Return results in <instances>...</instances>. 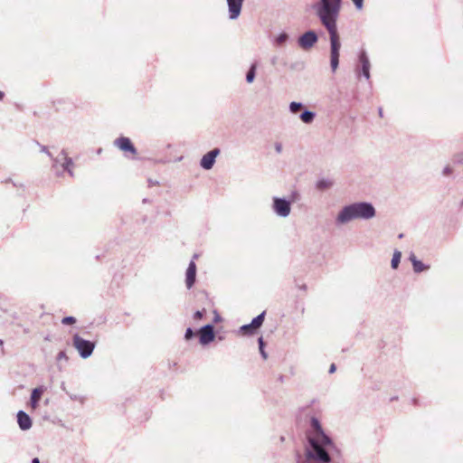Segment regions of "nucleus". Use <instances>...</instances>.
Returning <instances> with one entry per match:
<instances>
[{
	"label": "nucleus",
	"mask_w": 463,
	"mask_h": 463,
	"mask_svg": "<svg viewBox=\"0 0 463 463\" xmlns=\"http://www.w3.org/2000/svg\"><path fill=\"white\" fill-rule=\"evenodd\" d=\"M335 370H336V366H335V364H332L330 365V367H329L328 373H335Z\"/></svg>",
	"instance_id": "obj_35"
},
{
	"label": "nucleus",
	"mask_w": 463,
	"mask_h": 463,
	"mask_svg": "<svg viewBox=\"0 0 463 463\" xmlns=\"http://www.w3.org/2000/svg\"><path fill=\"white\" fill-rule=\"evenodd\" d=\"M402 258V252L398 250H395L391 260V267L393 269H396L399 267L400 261Z\"/></svg>",
	"instance_id": "obj_22"
},
{
	"label": "nucleus",
	"mask_w": 463,
	"mask_h": 463,
	"mask_svg": "<svg viewBox=\"0 0 463 463\" xmlns=\"http://www.w3.org/2000/svg\"><path fill=\"white\" fill-rule=\"evenodd\" d=\"M17 423L22 430L31 429L33 424L31 417L24 411L17 412Z\"/></svg>",
	"instance_id": "obj_14"
},
{
	"label": "nucleus",
	"mask_w": 463,
	"mask_h": 463,
	"mask_svg": "<svg viewBox=\"0 0 463 463\" xmlns=\"http://www.w3.org/2000/svg\"><path fill=\"white\" fill-rule=\"evenodd\" d=\"M402 237H403V234H402V233L399 234V238H400V239H401V238H402Z\"/></svg>",
	"instance_id": "obj_42"
},
{
	"label": "nucleus",
	"mask_w": 463,
	"mask_h": 463,
	"mask_svg": "<svg viewBox=\"0 0 463 463\" xmlns=\"http://www.w3.org/2000/svg\"><path fill=\"white\" fill-rule=\"evenodd\" d=\"M315 118H316V113L311 110H308V109H304L302 111V113L299 115V118L301 119V121L306 124L312 123L314 121Z\"/></svg>",
	"instance_id": "obj_17"
},
{
	"label": "nucleus",
	"mask_w": 463,
	"mask_h": 463,
	"mask_svg": "<svg viewBox=\"0 0 463 463\" xmlns=\"http://www.w3.org/2000/svg\"><path fill=\"white\" fill-rule=\"evenodd\" d=\"M258 344H259V349H260V355L262 356L263 359H267L268 358V354H267V353L265 352V349H264V345H264V340H263L262 336L259 337Z\"/></svg>",
	"instance_id": "obj_25"
},
{
	"label": "nucleus",
	"mask_w": 463,
	"mask_h": 463,
	"mask_svg": "<svg viewBox=\"0 0 463 463\" xmlns=\"http://www.w3.org/2000/svg\"><path fill=\"white\" fill-rule=\"evenodd\" d=\"M265 315H266V312L263 311L260 315L255 317L251 320L252 326H256L257 329L260 328L262 326L263 322H264Z\"/></svg>",
	"instance_id": "obj_23"
},
{
	"label": "nucleus",
	"mask_w": 463,
	"mask_h": 463,
	"mask_svg": "<svg viewBox=\"0 0 463 463\" xmlns=\"http://www.w3.org/2000/svg\"><path fill=\"white\" fill-rule=\"evenodd\" d=\"M256 330V326H253L251 322L240 327V332L245 335H251Z\"/></svg>",
	"instance_id": "obj_21"
},
{
	"label": "nucleus",
	"mask_w": 463,
	"mask_h": 463,
	"mask_svg": "<svg viewBox=\"0 0 463 463\" xmlns=\"http://www.w3.org/2000/svg\"><path fill=\"white\" fill-rule=\"evenodd\" d=\"M256 70H257V63L254 62L250 65L249 71H247V74H246V81L248 83H252L254 79H255V76H256Z\"/></svg>",
	"instance_id": "obj_20"
},
{
	"label": "nucleus",
	"mask_w": 463,
	"mask_h": 463,
	"mask_svg": "<svg viewBox=\"0 0 463 463\" xmlns=\"http://www.w3.org/2000/svg\"><path fill=\"white\" fill-rule=\"evenodd\" d=\"M304 107L303 103L301 102H297V101H292L290 102L289 104V111L291 113H297L300 109H302Z\"/></svg>",
	"instance_id": "obj_24"
},
{
	"label": "nucleus",
	"mask_w": 463,
	"mask_h": 463,
	"mask_svg": "<svg viewBox=\"0 0 463 463\" xmlns=\"http://www.w3.org/2000/svg\"><path fill=\"white\" fill-rule=\"evenodd\" d=\"M196 279V264L194 260H192L187 267L185 273V285L188 289H190Z\"/></svg>",
	"instance_id": "obj_13"
},
{
	"label": "nucleus",
	"mask_w": 463,
	"mask_h": 463,
	"mask_svg": "<svg viewBox=\"0 0 463 463\" xmlns=\"http://www.w3.org/2000/svg\"><path fill=\"white\" fill-rule=\"evenodd\" d=\"M334 183L332 180L330 179H326V178H322V179H319L317 184H316V187L318 189V190H326V189H328L330 188L331 186H333Z\"/></svg>",
	"instance_id": "obj_19"
},
{
	"label": "nucleus",
	"mask_w": 463,
	"mask_h": 463,
	"mask_svg": "<svg viewBox=\"0 0 463 463\" xmlns=\"http://www.w3.org/2000/svg\"><path fill=\"white\" fill-rule=\"evenodd\" d=\"M376 216V209L367 201H357L344 205L335 216L336 226L345 225L354 220L368 221Z\"/></svg>",
	"instance_id": "obj_3"
},
{
	"label": "nucleus",
	"mask_w": 463,
	"mask_h": 463,
	"mask_svg": "<svg viewBox=\"0 0 463 463\" xmlns=\"http://www.w3.org/2000/svg\"><path fill=\"white\" fill-rule=\"evenodd\" d=\"M289 39V35L283 32L273 39V43L277 47L283 46Z\"/></svg>",
	"instance_id": "obj_18"
},
{
	"label": "nucleus",
	"mask_w": 463,
	"mask_h": 463,
	"mask_svg": "<svg viewBox=\"0 0 463 463\" xmlns=\"http://www.w3.org/2000/svg\"><path fill=\"white\" fill-rule=\"evenodd\" d=\"M195 335V332L191 328V327H188L186 330H185V333H184V338L185 340H191L192 338H194Z\"/></svg>",
	"instance_id": "obj_26"
},
{
	"label": "nucleus",
	"mask_w": 463,
	"mask_h": 463,
	"mask_svg": "<svg viewBox=\"0 0 463 463\" xmlns=\"http://www.w3.org/2000/svg\"><path fill=\"white\" fill-rule=\"evenodd\" d=\"M378 114H379V116H380L381 118H383V109H382L381 107L378 109Z\"/></svg>",
	"instance_id": "obj_36"
},
{
	"label": "nucleus",
	"mask_w": 463,
	"mask_h": 463,
	"mask_svg": "<svg viewBox=\"0 0 463 463\" xmlns=\"http://www.w3.org/2000/svg\"><path fill=\"white\" fill-rule=\"evenodd\" d=\"M44 391H45V387L43 385L36 387L32 391L30 402H31V406L33 408H36L38 406V402H39L43 393L44 392Z\"/></svg>",
	"instance_id": "obj_16"
},
{
	"label": "nucleus",
	"mask_w": 463,
	"mask_h": 463,
	"mask_svg": "<svg viewBox=\"0 0 463 463\" xmlns=\"http://www.w3.org/2000/svg\"><path fill=\"white\" fill-rule=\"evenodd\" d=\"M279 381L282 383V382L284 381V376H283V375H280V376L279 377Z\"/></svg>",
	"instance_id": "obj_40"
},
{
	"label": "nucleus",
	"mask_w": 463,
	"mask_h": 463,
	"mask_svg": "<svg viewBox=\"0 0 463 463\" xmlns=\"http://www.w3.org/2000/svg\"><path fill=\"white\" fill-rule=\"evenodd\" d=\"M70 398H71L72 401H79V402H83V401H84V398H83V397L79 396V395H76V394H75V395L71 394V395H70Z\"/></svg>",
	"instance_id": "obj_34"
},
{
	"label": "nucleus",
	"mask_w": 463,
	"mask_h": 463,
	"mask_svg": "<svg viewBox=\"0 0 463 463\" xmlns=\"http://www.w3.org/2000/svg\"><path fill=\"white\" fill-rule=\"evenodd\" d=\"M317 40V33L313 30H308L298 37V43L302 49L308 50L314 46Z\"/></svg>",
	"instance_id": "obj_8"
},
{
	"label": "nucleus",
	"mask_w": 463,
	"mask_h": 463,
	"mask_svg": "<svg viewBox=\"0 0 463 463\" xmlns=\"http://www.w3.org/2000/svg\"><path fill=\"white\" fill-rule=\"evenodd\" d=\"M4 343H3V340H0V345H2Z\"/></svg>",
	"instance_id": "obj_44"
},
{
	"label": "nucleus",
	"mask_w": 463,
	"mask_h": 463,
	"mask_svg": "<svg viewBox=\"0 0 463 463\" xmlns=\"http://www.w3.org/2000/svg\"><path fill=\"white\" fill-rule=\"evenodd\" d=\"M274 147H275V151L278 154H280L282 152V144L281 143L276 142L275 145H274Z\"/></svg>",
	"instance_id": "obj_32"
},
{
	"label": "nucleus",
	"mask_w": 463,
	"mask_h": 463,
	"mask_svg": "<svg viewBox=\"0 0 463 463\" xmlns=\"http://www.w3.org/2000/svg\"><path fill=\"white\" fill-rule=\"evenodd\" d=\"M72 345L79 352L80 356L83 359L89 358L92 354L96 346L95 342L86 340L79 334H74L72 336Z\"/></svg>",
	"instance_id": "obj_5"
},
{
	"label": "nucleus",
	"mask_w": 463,
	"mask_h": 463,
	"mask_svg": "<svg viewBox=\"0 0 463 463\" xmlns=\"http://www.w3.org/2000/svg\"><path fill=\"white\" fill-rule=\"evenodd\" d=\"M52 159V168L57 175H61L64 172H67L71 177L74 176L72 170L73 161L67 156L66 151L61 150V154Z\"/></svg>",
	"instance_id": "obj_4"
},
{
	"label": "nucleus",
	"mask_w": 463,
	"mask_h": 463,
	"mask_svg": "<svg viewBox=\"0 0 463 463\" xmlns=\"http://www.w3.org/2000/svg\"><path fill=\"white\" fill-rule=\"evenodd\" d=\"M452 173H453V168L450 165H446L442 170L443 175H446V176L452 175Z\"/></svg>",
	"instance_id": "obj_30"
},
{
	"label": "nucleus",
	"mask_w": 463,
	"mask_h": 463,
	"mask_svg": "<svg viewBox=\"0 0 463 463\" xmlns=\"http://www.w3.org/2000/svg\"><path fill=\"white\" fill-rule=\"evenodd\" d=\"M272 210L279 217L286 218L290 214L291 203L281 197H273Z\"/></svg>",
	"instance_id": "obj_6"
},
{
	"label": "nucleus",
	"mask_w": 463,
	"mask_h": 463,
	"mask_svg": "<svg viewBox=\"0 0 463 463\" xmlns=\"http://www.w3.org/2000/svg\"><path fill=\"white\" fill-rule=\"evenodd\" d=\"M300 289L302 290H306L307 289V286L306 285H302L299 287Z\"/></svg>",
	"instance_id": "obj_39"
},
{
	"label": "nucleus",
	"mask_w": 463,
	"mask_h": 463,
	"mask_svg": "<svg viewBox=\"0 0 463 463\" xmlns=\"http://www.w3.org/2000/svg\"><path fill=\"white\" fill-rule=\"evenodd\" d=\"M220 154L219 148H213V150L206 153L200 161V165L204 170H210L214 165L216 157Z\"/></svg>",
	"instance_id": "obj_11"
},
{
	"label": "nucleus",
	"mask_w": 463,
	"mask_h": 463,
	"mask_svg": "<svg viewBox=\"0 0 463 463\" xmlns=\"http://www.w3.org/2000/svg\"><path fill=\"white\" fill-rule=\"evenodd\" d=\"M41 151L43 153H45L50 158H52V155L51 154V152L48 150L47 146H41Z\"/></svg>",
	"instance_id": "obj_33"
},
{
	"label": "nucleus",
	"mask_w": 463,
	"mask_h": 463,
	"mask_svg": "<svg viewBox=\"0 0 463 463\" xmlns=\"http://www.w3.org/2000/svg\"><path fill=\"white\" fill-rule=\"evenodd\" d=\"M358 58H359L360 66H357L355 68V73L358 78L363 76L368 80L371 76L370 75L371 64H370L369 57H368L366 52L364 50H362L359 52Z\"/></svg>",
	"instance_id": "obj_7"
},
{
	"label": "nucleus",
	"mask_w": 463,
	"mask_h": 463,
	"mask_svg": "<svg viewBox=\"0 0 463 463\" xmlns=\"http://www.w3.org/2000/svg\"><path fill=\"white\" fill-rule=\"evenodd\" d=\"M306 437L305 457L307 462L330 463L329 451L335 449V444L332 438L325 432L320 420L315 416L310 417L309 429L306 432Z\"/></svg>",
	"instance_id": "obj_2"
},
{
	"label": "nucleus",
	"mask_w": 463,
	"mask_h": 463,
	"mask_svg": "<svg viewBox=\"0 0 463 463\" xmlns=\"http://www.w3.org/2000/svg\"><path fill=\"white\" fill-rule=\"evenodd\" d=\"M76 322V318L74 317L69 316L62 318L61 323L63 325H72Z\"/></svg>",
	"instance_id": "obj_27"
},
{
	"label": "nucleus",
	"mask_w": 463,
	"mask_h": 463,
	"mask_svg": "<svg viewBox=\"0 0 463 463\" xmlns=\"http://www.w3.org/2000/svg\"><path fill=\"white\" fill-rule=\"evenodd\" d=\"M205 313V309L203 308V310H197L194 313V316H193V318L194 320H199V319H202L203 315Z\"/></svg>",
	"instance_id": "obj_28"
},
{
	"label": "nucleus",
	"mask_w": 463,
	"mask_h": 463,
	"mask_svg": "<svg viewBox=\"0 0 463 463\" xmlns=\"http://www.w3.org/2000/svg\"><path fill=\"white\" fill-rule=\"evenodd\" d=\"M198 334L200 344L206 345L215 338L214 326L212 324H207L199 329Z\"/></svg>",
	"instance_id": "obj_9"
},
{
	"label": "nucleus",
	"mask_w": 463,
	"mask_h": 463,
	"mask_svg": "<svg viewBox=\"0 0 463 463\" xmlns=\"http://www.w3.org/2000/svg\"><path fill=\"white\" fill-rule=\"evenodd\" d=\"M100 153H101V148H99V149L98 150V154H100Z\"/></svg>",
	"instance_id": "obj_43"
},
{
	"label": "nucleus",
	"mask_w": 463,
	"mask_h": 463,
	"mask_svg": "<svg viewBox=\"0 0 463 463\" xmlns=\"http://www.w3.org/2000/svg\"><path fill=\"white\" fill-rule=\"evenodd\" d=\"M32 463H41L38 458H33Z\"/></svg>",
	"instance_id": "obj_37"
},
{
	"label": "nucleus",
	"mask_w": 463,
	"mask_h": 463,
	"mask_svg": "<svg viewBox=\"0 0 463 463\" xmlns=\"http://www.w3.org/2000/svg\"><path fill=\"white\" fill-rule=\"evenodd\" d=\"M56 360H57L58 362H60V361H61V360H65V361H67V360H68V356H67V354H66L65 351H61V352H59V353H58V354H57Z\"/></svg>",
	"instance_id": "obj_29"
},
{
	"label": "nucleus",
	"mask_w": 463,
	"mask_h": 463,
	"mask_svg": "<svg viewBox=\"0 0 463 463\" xmlns=\"http://www.w3.org/2000/svg\"><path fill=\"white\" fill-rule=\"evenodd\" d=\"M409 260L412 264L413 271L415 273H420L422 271L428 270L430 269L429 265L424 264L422 261L418 260L414 253H411L409 256Z\"/></svg>",
	"instance_id": "obj_15"
},
{
	"label": "nucleus",
	"mask_w": 463,
	"mask_h": 463,
	"mask_svg": "<svg viewBox=\"0 0 463 463\" xmlns=\"http://www.w3.org/2000/svg\"><path fill=\"white\" fill-rule=\"evenodd\" d=\"M342 0H319L313 5V10L330 37V65L335 72L339 65L340 37L337 31V19Z\"/></svg>",
	"instance_id": "obj_1"
},
{
	"label": "nucleus",
	"mask_w": 463,
	"mask_h": 463,
	"mask_svg": "<svg viewBox=\"0 0 463 463\" xmlns=\"http://www.w3.org/2000/svg\"><path fill=\"white\" fill-rule=\"evenodd\" d=\"M113 144L116 147H118L119 150L125 153H130L131 155H137V148L135 147L129 137H119L114 140Z\"/></svg>",
	"instance_id": "obj_10"
},
{
	"label": "nucleus",
	"mask_w": 463,
	"mask_h": 463,
	"mask_svg": "<svg viewBox=\"0 0 463 463\" xmlns=\"http://www.w3.org/2000/svg\"><path fill=\"white\" fill-rule=\"evenodd\" d=\"M357 10H362L364 7V0H352Z\"/></svg>",
	"instance_id": "obj_31"
},
{
	"label": "nucleus",
	"mask_w": 463,
	"mask_h": 463,
	"mask_svg": "<svg viewBox=\"0 0 463 463\" xmlns=\"http://www.w3.org/2000/svg\"><path fill=\"white\" fill-rule=\"evenodd\" d=\"M5 97V93L0 90V100H2Z\"/></svg>",
	"instance_id": "obj_38"
},
{
	"label": "nucleus",
	"mask_w": 463,
	"mask_h": 463,
	"mask_svg": "<svg viewBox=\"0 0 463 463\" xmlns=\"http://www.w3.org/2000/svg\"><path fill=\"white\" fill-rule=\"evenodd\" d=\"M219 320H220V317L217 315V316L215 317V318H214V321H215V322H217V321H219Z\"/></svg>",
	"instance_id": "obj_41"
},
{
	"label": "nucleus",
	"mask_w": 463,
	"mask_h": 463,
	"mask_svg": "<svg viewBox=\"0 0 463 463\" xmlns=\"http://www.w3.org/2000/svg\"><path fill=\"white\" fill-rule=\"evenodd\" d=\"M244 0H226L228 5V17L230 20L239 18Z\"/></svg>",
	"instance_id": "obj_12"
}]
</instances>
